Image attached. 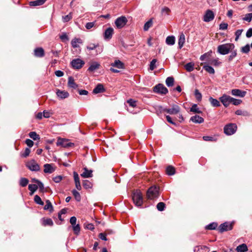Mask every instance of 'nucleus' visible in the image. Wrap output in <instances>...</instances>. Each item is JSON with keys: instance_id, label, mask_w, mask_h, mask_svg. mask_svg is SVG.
<instances>
[{"instance_id": "obj_1", "label": "nucleus", "mask_w": 252, "mask_h": 252, "mask_svg": "<svg viewBox=\"0 0 252 252\" xmlns=\"http://www.w3.org/2000/svg\"><path fill=\"white\" fill-rule=\"evenodd\" d=\"M235 48L233 43H225L218 46V52L221 55H226L232 51Z\"/></svg>"}, {"instance_id": "obj_2", "label": "nucleus", "mask_w": 252, "mask_h": 252, "mask_svg": "<svg viewBox=\"0 0 252 252\" xmlns=\"http://www.w3.org/2000/svg\"><path fill=\"white\" fill-rule=\"evenodd\" d=\"M159 195V188L155 186L151 187L147 191L146 196L148 199L157 198Z\"/></svg>"}, {"instance_id": "obj_3", "label": "nucleus", "mask_w": 252, "mask_h": 252, "mask_svg": "<svg viewBox=\"0 0 252 252\" xmlns=\"http://www.w3.org/2000/svg\"><path fill=\"white\" fill-rule=\"evenodd\" d=\"M158 108L160 113L166 112L170 115L177 114L180 111V107L176 104H173L171 108H163L161 106H158Z\"/></svg>"}, {"instance_id": "obj_4", "label": "nucleus", "mask_w": 252, "mask_h": 252, "mask_svg": "<svg viewBox=\"0 0 252 252\" xmlns=\"http://www.w3.org/2000/svg\"><path fill=\"white\" fill-rule=\"evenodd\" d=\"M132 200L137 206H141L143 204V196L139 190H136L132 194Z\"/></svg>"}, {"instance_id": "obj_5", "label": "nucleus", "mask_w": 252, "mask_h": 252, "mask_svg": "<svg viewBox=\"0 0 252 252\" xmlns=\"http://www.w3.org/2000/svg\"><path fill=\"white\" fill-rule=\"evenodd\" d=\"M26 167L32 171H38L40 166L34 159H31L26 164Z\"/></svg>"}, {"instance_id": "obj_6", "label": "nucleus", "mask_w": 252, "mask_h": 252, "mask_svg": "<svg viewBox=\"0 0 252 252\" xmlns=\"http://www.w3.org/2000/svg\"><path fill=\"white\" fill-rule=\"evenodd\" d=\"M237 126L235 124H229L224 127V132L227 135L234 134L237 130Z\"/></svg>"}, {"instance_id": "obj_7", "label": "nucleus", "mask_w": 252, "mask_h": 252, "mask_svg": "<svg viewBox=\"0 0 252 252\" xmlns=\"http://www.w3.org/2000/svg\"><path fill=\"white\" fill-rule=\"evenodd\" d=\"M57 146H62L64 148H68L74 145V143L70 142L68 139L59 138L57 143Z\"/></svg>"}, {"instance_id": "obj_8", "label": "nucleus", "mask_w": 252, "mask_h": 252, "mask_svg": "<svg viewBox=\"0 0 252 252\" xmlns=\"http://www.w3.org/2000/svg\"><path fill=\"white\" fill-rule=\"evenodd\" d=\"M127 22L126 18L125 16H122L116 19L115 24L117 28L122 29L126 24Z\"/></svg>"}, {"instance_id": "obj_9", "label": "nucleus", "mask_w": 252, "mask_h": 252, "mask_svg": "<svg viewBox=\"0 0 252 252\" xmlns=\"http://www.w3.org/2000/svg\"><path fill=\"white\" fill-rule=\"evenodd\" d=\"M153 91L155 93L162 94H165L168 92L167 89L162 84H158L155 86Z\"/></svg>"}, {"instance_id": "obj_10", "label": "nucleus", "mask_w": 252, "mask_h": 252, "mask_svg": "<svg viewBox=\"0 0 252 252\" xmlns=\"http://www.w3.org/2000/svg\"><path fill=\"white\" fill-rule=\"evenodd\" d=\"M70 63L74 69H79L82 67L85 62L80 59H75L71 62Z\"/></svg>"}, {"instance_id": "obj_11", "label": "nucleus", "mask_w": 252, "mask_h": 252, "mask_svg": "<svg viewBox=\"0 0 252 252\" xmlns=\"http://www.w3.org/2000/svg\"><path fill=\"white\" fill-rule=\"evenodd\" d=\"M232 98V97L229 95L223 94L222 96L220 97V100L224 106L227 107L231 103Z\"/></svg>"}, {"instance_id": "obj_12", "label": "nucleus", "mask_w": 252, "mask_h": 252, "mask_svg": "<svg viewBox=\"0 0 252 252\" xmlns=\"http://www.w3.org/2000/svg\"><path fill=\"white\" fill-rule=\"evenodd\" d=\"M214 17V12L211 10H207L203 16V21L206 22H209L212 21Z\"/></svg>"}, {"instance_id": "obj_13", "label": "nucleus", "mask_w": 252, "mask_h": 252, "mask_svg": "<svg viewBox=\"0 0 252 252\" xmlns=\"http://www.w3.org/2000/svg\"><path fill=\"white\" fill-rule=\"evenodd\" d=\"M232 229V223L228 222H225L221 224L219 227V230L220 232L231 230Z\"/></svg>"}, {"instance_id": "obj_14", "label": "nucleus", "mask_w": 252, "mask_h": 252, "mask_svg": "<svg viewBox=\"0 0 252 252\" xmlns=\"http://www.w3.org/2000/svg\"><path fill=\"white\" fill-rule=\"evenodd\" d=\"M114 33V30L112 28H108L104 32V37L105 40H109L112 38Z\"/></svg>"}, {"instance_id": "obj_15", "label": "nucleus", "mask_w": 252, "mask_h": 252, "mask_svg": "<svg viewBox=\"0 0 252 252\" xmlns=\"http://www.w3.org/2000/svg\"><path fill=\"white\" fill-rule=\"evenodd\" d=\"M56 94L60 99H64L69 96V93L65 91H62L57 89L56 91Z\"/></svg>"}, {"instance_id": "obj_16", "label": "nucleus", "mask_w": 252, "mask_h": 252, "mask_svg": "<svg viewBox=\"0 0 252 252\" xmlns=\"http://www.w3.org/2000/svg\"><path fill=\"white\" fill-rule=\"evenodd\" d=\"M97 48H98L96 49V52L97 53L100 54L102 52V47H99V45L98 44H95L94 43H90L87 46V49L89 50H93Z\"/></svg>"}, {"instance_id": "obj_17", "label": "nucleus", "mask_w": 252, "mask_h": 252, "mask_svg": "<svg viewBox=\"0 0 252 252\" xmlns=\"http://www.w3.org/2000/svg\"><path fill=\"white\" fill-rule=\"evenodd\" d=\"M231 94L234 96L243 97L245 96L246 92L245 91H241L239 89H233L231 91Z\"/></svg>"}, {"instance_id": "obj_18", "label": "nucleus", "mask_w": 252, "mask_h": 252, "mask_svg": "<svg viewBox=\"0 0 252 252\" xmlns=\"http://www.w3.org/2000/svg\"><path fill=\"white\" fill-rule=\"evenodd\" d=\"M111 66L118 69H124L125 67L124 63L119 60H115L114 63H111Z\"/></svg>"}, {"instance_id": "obj_19", "label": "nucleus", "mask_w": 252, "mask_h": 252, "mask_svg": "<svg viewBox=\"0 0 252 252\" xmlns=\"http://www.w3.org/2000/svg\"><path fill=\"white\" fill-rule=\"evenodd\" d=\"M194 252H208L209 248L205 246H197L194 248Z\"/></svg>"}, {"instance_id": "obj_20", "label": "nucleus", "mask_w": 252, "mask_h": 252, "mask_svg": "<svg viewBox=\"0 0 252 252\" xmlns=\"http://www.w3.org/2000/svg\"><path fill=\"white\" fill-rule=\"evenodd\" d=\"M190 121L196 124H201L203 123L204 119L202 117L196 115L191 117L190 118Z\"/></svg>"}, {"instance_id": "obj_21", "label": "nucleus", "mask_w": 252, "mask_h": 252, "mask_svg": "<svg viewBox=\"0 0 252 252\" xmlns=\"http://www.w3.org/2000/svg\"><path fill=\"white\" fill-rule=\"evenodd\" d=\"M83 169L84 172L81 174V177L87 178L93 176V171L92 170H88L87 167H84Z\"/></svg>"}, {"instance_id": "obj_22", "label": "nucleus", "mask_w": 252, "mask_h": 252, "mask_svg": "<svg viewBox=\"0 0 252 252\" xmlns=\"http://www.w3.org/2000/svg\"><path fill=\"white\" fill-rule=\"evenodd\" d=\"M55 171V169L50 164H45L44 165V172L45 173L51 174Z\"/></svg>"}, {"instance_id": "obj_23", "label": "nucleus", "mask_w": 252, "mask_h": 252, "mask_svg": "<svg viewBox=\"0 0 252 252\" xmlns=\"http://www.w3.org/2000/svg\"><path fill=\"white\" fill-rule=\"evenodd\" d=\"M82 40L79 38H74L71 42V46L74 48H77L79 47V44H82Z\"/></svg>"}, {"instance_id": "obj_24", "label": "nucleus", "mask_w": 252, "mask_h": 252, "mask_svg": "<svg viewBox=\"0 0 252 252\" xmlns=\"http://www.w3.org/2000/svg\"><path fill=\"white\" fill-rule=\"evenodd\" d=\"M105 91V89L103 85L101 84H98L93 90V93L95 94L102 93Z\"/></svg>"}, {"instance_id": "obj_25", "label": "nucleus", "mask_w": 252, "mask_h": 252, "mask_svg": "<svg viewBox=\"0 0 252 252\" xmlns=\"http://www.w3.org/2000/svg\"><path fill=\"white\" fill-rule=\"evenodd\" d=\"M34 55L37 57H42L44 55V51L42 48H37L34 49Z\"/></svg>"}, {"instance_id": "obj_26", "label": "nucleus", "mask_w": 252, "mask_h": 252, "mask_svg": "<svg viewBox=\"0 0 252 252\" xmlns=\"http://www.w3.org/2000/svg\"><path fill=\"white\" fill-rule=\"evenodd\" d=\"M47 0H36L30 2V5L32 6H39L43 4Z\"/></svg>"}, {"instance_id": "obj_27", "label": "nucleus", "mask_w": 252, "mask_h": 252, "mask_svg": "<svg viewBox=\"0 0 252 252\" xmlns=\"http://www.w3.org/2000/svg\"><path fill=\"white\" fill-rule=\"evenodd\" d=\"M68 86L70 88L76 89L77 87V85L75 83L74 78L70 76L68 79Z\"/></svg>"}, {"instance_id": "obj_28", "label": "nucleus", "mask_w": 252, "mask_h": 252, "mask_svg": "<svg viewBox=\"0 0 252 252\" xmlns=\"http://www.w3.org/2000/svg\"><path fill=\"white\" fill-rule=\"evenodd\" d=\"M248 249L247 246L245 244H242L236 248V251L237 252H246L248 251Z\"/></svg>"}, {"instance_id": "obj_29", "label": "nucleus", "mask_w": 252, "mask_h": 252, "mask_svg": "<svg viewBox=\"0 0 252 252\" xmlns=\"http://www.w3.org/2000/svg\"><path fill=\"white\" fill-rule=\"evenodd\" d=\"M209 100L213 107H219L220 105V101L212 97H210Z\"/></svg>"}, {"instance_id": "obj_30", "label": "nucleus", "mask_w": 252, "mask_h": 252, "mask_svg": "<svg viewBox=\"0 0 252 252\" xmlns=\"http://www.w3.org/2000/svg\"><path fill=\"white\" fill-rule=\"evenodd\" d=\"M100 66V64L97 62L93 63L88 68V70L91 72H93L98 68Z\"/></svg>"}, {"instance_id": "obj_31", "label": "nucleus", "mask_w": 252, "mask_h": 252, "mask_svg": "<svg viewBox=\"0 0 252 252\" xmlns=\"http://www.w3.org/2000/svg\"><path fill=\"white\" fill-rule=\"evenodd\" d=\"M28 189L30 190V194L32 195L34 192L37 189L38 186L35 184H30Z\"/></svg>"}, {"instance_id": "obj_32", "label": "nucleus", "mask_w": 252, "mask_h": 252, "mask_svg": "<svg viewBox=\"0 0 252 252\" xmlns=\"http://www.w3.org/2000/svg\"><path fill=\"white\" fill-rule=\"evenodd\" d=\"M175 38L173 36H167L166 39V43L169 45H173L175 44Z\"/></svg>"}, {"instance_id": "obj_33", "label": "nucleus", "mask_w": 252, "mask_h": 252, "mask_svg": "<svg viewBox=\"0 0 252 252\" xmlns=\"http://www.w3.org/2000/svg\"><path fill=\"white\" fill-rule=\"evenodd\" d=\"M153 20L152 19H150L149 21H148L146 23H145L143 27V30L144 31H147L153 25Z\"/></svg>"}, {"instance_id": "obj_34", "label": "nucleus", "mask_w": 252, "mask_h": 252, "mask_svg": "<svg viewBox=\"0 0 252 252\" xmlns=\"http://www.w3.org/2000/svg\"><path fill=\"white\" fill-rule=\"evenodd\" d=\"M185 42V37L183 34L180 35L178 40V45L180 49L182 48Z\"/></svg>"}, {"instance_id": "obj_35", "label": "nucleus", "mask_w": 252, "mask_h": 252, "mask_svg": "<svg viewBox=\"0 0 252 252\" xmlns=\"http://www.w3.org/2000/svg\"><path fill=\"white\" fill-rule=\"evenodd\" d=\"M174 79L172 77H168L166 79L165 83L168 87H172L174 85Z\"/></svg>"}, {"instance_id": "obj_36", "label": "nucleus", "mask_w": 252, "mask_h": 252, "mask_svg": "<svg viewBox=\"0 0 252 252\" xmlns=\"http://www.w3.org/2000/svg\"><path fill=\"white\" fill-rule=\"evenodd\" d=\"M29 180L26 178H21L19 180V185L22 187H26L29 183Z\"/></svg>"}, {"instance_id": "obj_37", "label": "nucleus", "mask_w": 252, "mask_h": 252, "mask_svg": "<svg viewBox=\"0 0 252 252\" xmlns=\"http://www.w3.org/2000/svg\"><path fill=\"white\" fill-rule=\"evenodd\" d=\"M46 205L44 207V209L45 210H49L50 212L53 210V207L52 203L49 200L46 201Z\"/></svg>"}, {"instance_id": "obj_38", "label": "nucleus", "mask_w": 252, "mask_h": 252, "mask_svg": "<svg viewBox=\"0 0 252 252\" xmlns=\"http://www.w3.org/2000/svg\"><path fill=\"white\" fill-rule=\"evenodd\" d=\"M166 173L168 175H173L175 174V168L173 166H168L166 168Z\"/></svg>"}, {"instance_id": "obj_39", "label": "nucleus", "mask_w": 252, "mask_h": 252, "mask_svg": "<svg viewBox=\"0 0 252 252\" xmlns=\"http://www.w3.org/2000/svg\"><path fill=\"white\" fill-rule=\"evenodd\" d=\"M42 224L44 226H52L53 225V222L51 219H44L43 220Z\"/></svg>"}, {"instance_id": "obj_40", "label": "nucleus", "mask_w": 252, "mask_h": 252, "mask_svg": "<svg viewBox=\"0 0 252 252\" xmlns=\"http://www.w3.org/2000/svg\"><path fill=\"white\" fill-rule=\"evenodd\" d=\"M185 68L189 72L192 71L194 69V64L192 63H189L185 65Z\"/></svg>"}, {"instance_id": "obj_41", "label": "nucleus", "mask_w": 252, "mask_h": 252, "mask_svg": "<svg viewBox=\"0 0 252 252\" xmlns=\"http://www.w3.org/2000/svg\"><path fill=\"white\" fill-rule=\"evenodd\" d=\"M29 136L34 140H38L40 139V137L38 134L35 132L32 131L29 133Z\"/></svg>"}, {"instance_id": "obj_42", "label": "nucleus", "mask_w": 252, "mask_h": 252, "mask_svg": "<svg viewBox=\"0 0 252 252\" xmlns=\"http://www.w3.org/2000/svg\"><path fill=\"white\" fill-rule=\"evenodd\" d=\"M204 69L208 73L210 74H214L215 70L211 66L206 65H204L203 67Z\"/></svg>"}, {"instance_id": "obj_43", "label": "nucleus", "mask_w": 252, "mask_h": 252, "mask_svg": "<svg viewBox=\"0 0 252 252\" xmlns=\"http://www.w3.org/2000/svg\"><path fill=\"white\" fill-rule=\"evenodd\" d=\"M190 111L192 112H194L196 113H201V111L199 110L198 107H197V104H193L191 107L190 108Z\"/></svg>"}, {"instance_id": "obj_44", "label": "nucleus", "mask_w": 252, "mask_h": 252, "mask_svg": "<svg viewBox=\"0 0 252 252\" xmlns=\"http://www.w3.org/2000/svg\"><path fill=\"white\" fill-rule=\"evenodd\" d=\"M218 224L216 222H212L206 226L205 228L208 230H213L217 227Z\"/></svg>"}, {"instance_id": "obj_45", "label": "nucleus", "mask_w": 252, "mask_h": 252, "mask_svg": "<svg viewBox=\"0 0 252 252\" xmlns=\"http://www.w3.org/2000/svg\"><path fill=\"white\" fill-rule=\"evenodd\" d=\"M231 54L228 58V62H231L237 55V50L234 49L230 52Z\"/></svg>"}, {"instance_id": "obj_46", "label": "nucleus", "mask_w": 252, "mask_h": 252, "mask_svg": "<svg viewBox=\"0 0 252 252\" xmlns=\"http://www.w3.org/2000/svg\"><path fill=\"white\" fill-rule=\"evenodd\" d=\"M34 201L37 204L41 205H44V202L41 200V198L38 195H35L34 196Z\"/></svg>"}, {"instance_id": "obj_47", "label": "nucleus", "mask_w": 252, "mask_h": 252, "mask_svg": "<svg viewBox=\"0 0 252 252\" xmlns=\"http://www.w3.org/2000/svg\"><path fill=\"white\" fill-rule=\"evenodd\" d=\"M72 194H73V196H74L75 199L77 201H80L81 200V196L78 191L74 189L72 190Z\"/></svg>"}, {"instance_id": "obj_48", "label": "nucleus", "mask_w": 252, "mask_h": 252, "mask_svg": "<svg viewBox=\"0 0 252 252\" xmlns=\"http://www.w3.org/2000/svg\"><path fill=\"white\" fill-rule=\"evenodd\" d=\"M165 204L164 203L160 202L157 205V208L159 211H162L164 210Z\"/></svg>"}, {"instance_id": "obj_49", "label": "nucleus", "mask_w": 252, "mask_h": 252, "mask_svg": "<svg viewBox=\"0 0 252 252\" xmlns=\"http://www.w3.org/2000/svg\"><path fill=\"white\" fill-rule=\"evenodd\" d=\"M83 186L86 189H90L92 187L91 183L88 180H84L83 182Z\"/></svg>"}, {"instance_id": "obj_50", "label": "nucleus", "mask_w": 252, "mask_h": 252, "mask_svg": "<svg viewBox=\"0 0 252 252\" xmlns=\"http://www.w3.org/2000/svg\"><path fill=\"white\" fill-rule=\"evenodd\" d=\"M73 227V230L74 231V233L78 235L80 231V227L79 224H75L72 226Z\"/></svg>"}, {"instance_id": "obj_51", "label": "nucleus", "mask_w": 252, "mask_h": 252, "mask_svg": "<svg viewBox=\"0 0 252 252\" xmlns=\"http://www.w3.org/2000/svg\"><path fill=\"white\" fill-rule=\"evenodd\" d=\"M194 95H195V96L196 98V99L198 100V101H201V99H202V94H201L199 92V91H198V90L197 89H195V91H194Z\"/></svg>"}, {"instance_id": "obj_52", "label": "nucleus", "mask_w": 252, "mask_h": 252, "mask_svg": "<svg viewBox=\"0 0 252 252\" xmlns=\"http://www.w3.org/2000/svg\"><path fill=\"white\" fill-rule=\"evenodd\" d=\"M156 62H157V60L156 59H153L151 62L150 64V68H149L151 70H153L154 69L156 68Z\"/></svg>"}, {"instance_id": "obj_53", "label": "nucleus", "mask_w": 252, "mask_h": 252, "mask_svg": "<svg viewBox=\"0 0 252 252\" xmlns=\"http://www.w3.org/2000/svg\"><path fill=\"white\" fill-rule=\"evenodd\" d=\"M30 152H31L30 149L28 148H26L24 152L23 153H21V157H22L23 158H26L29 156Z\"/></svg>"}, {"instance_id": "obj_54", "label": "nucleus", "mask_w": 252, "mask_h": 252, "mask_svg": "<svg viewBox=\"0 0 252 252\" xmlns=\"http://www.w3.org/2000/svg\"><path fill=\"white\" fill-rule=\"evenodd\" d=\"M72 18V14L70 13L69 14L63 17V22H68Z\"/></svg>"}, {"instance_id": "obj_55", "label": "nucleus", "mask_w": 252, "mask_h": 252, "mask_svg": "<svg viewBox=\"0 0 252 252\" xmlns=\"http://www.w3.org/2000/svg\"><path fill=\"white\" fill-rule=\"evenodd\" d=\"M252 19V13L246 14L245 16L243 18V20L244 21H246L247 22L251 21Z\"/></svg>"}, {"instance_id": "obj_56", "label": "nucleus", "mask_w": 252, "mask_h": 252, "mask_svg": "<svg viewBox=\"0 0 252 252\" xmlns=\"http://www.w3.org/2000/svg\"><path fill=\"white\" fill-rule=\"evenodd\" d=\"M250 46L247 44L246 46L242 47L241 48V52L244 53H248L250 51Z\"/></svg>"}, {"instance_id": "obj_57", "label": "nucleus", "mask_w": 252, "mask_h": 252, "mask_svg": "<svg viewBox=\"0 0 252 252\" xmlns=\"http://www.w3.org/2000/svg\"><path fill=\"white\" fill-rule=\"evenodd\" d=\"M235 114L237 115H243V116H247L248 113L247 111H243L241 110H237L235 112Z\"/></svg>"}, {"instance_id": "obj_58", "label": "nucleus", "mask_w": 252, "mask_h": 252, "mask_svg": "<svg viewBox=\"0 0 252 252\" xmlns=\"http://www.w3.org/2000/svg\"><path fill=\"white\" fill-rule=\"evenodd\" d=\"M242 101L240 99H236L233 97L232 98L231 103L234 105H238L241 103Z\"/></svg>"}, {"instance_id": "obj_59", "label": "nucleus", "mask_w": 252, "mask_h": 252, "mask_svg": "<svg viewBox=\"0 0 252 252\" xmlns=\"http://www.w3.org/2000/svg\"><path fill=\"white\" fill-rule=\"evenodd\" d=\"M127 103L129 104V105L131 106L132 107H134L136 105V101L134 100L133 99H130L127 101Z\"/></svg>"}, {"instance_id": "obj_60", "label": "nucleus", "mask_w": 252, "mask_h": 252, "mask_svg": "<svg viewBox=\"0 0 252 252\" xmlns=\"http://www.w3.org/2000/svg\"><path fill=\"white\" fill-rule=\"evenodd\" d=\"M243 31V30L242 29H241V30H237L235 32V36H236V37H235V40L236 41H237L239 39L240 36L242 34V32Z\"/></svg>"}, {"instance_id": "obj_61", "label": "nucleus", "mask_w": 252, "mask_h": 252, "mask_svg": "<svg viewBox=\"0 0 252 252\" xmlns=\"http://www.w3.org/2000/svg\"><path fill=\"white\" fill-rule=\"evenodd\" d=\"M211 53H212V51H210L209 52L204 54L203 55H202L200 56V60L202 61L205 60L206 58L207 57L209 56L210 55H211Z\"/></svg>"}, {"instance_id": "obj_62", "label": "nucleus", "mask_w": 252, "mask_h": 252, "mask_svg": "<svg viewBox=\"0 0 252 252\" xmlns=\"http://www.w3.org/2000/svg\"><path fill=\"white\" fill-rule=\"evenodd\" d=\"M170 11V9L167 7H163L161 10V13L162 14L168 15Z\"/></svg>"}, {"instance_id": "obj_63", "label": "nucleus", "mask_w": 252, "mask_h": 252, "mask_svg": "<svg viewBox=\"0 0 252 252\" xmlns=\"http://www.w3.org/2000/svg\"><path fill=\"white\" fill-rule=\"evenodd\" d=\"M94 22H89L87 23L85 27L87 29L90 30L93 27H94Z\"/></svg>"}, {"instance_id": "obj_64", "label": "nucleus", "mask_w": 252, "mask_h": 252, "mask_svg": "<svg viewBox=\"0 0 252 252\" xmlns=\"http://www.w3.org/2000/svg\"><path fill=\"white\" fill-rule=\"evenodd\" d=\"M228 27V25L225 23H222L220 25V29L221 30H226Z\"/></svg>"}]
</instances>
